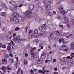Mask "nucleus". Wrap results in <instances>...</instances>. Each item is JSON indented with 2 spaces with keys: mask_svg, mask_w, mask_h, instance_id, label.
<instances>
[{
  "mask_svg": "<svg viewBox=\"0 0 74 74\" xmlns=\"http://www.w3.org/2000/svg\"><path fill=\"white\" fill-rule=\"evenodd\" d=\"M62 42L63 44H67V42L64 41V38H62Z\"/></svg>",
  "mask_w": 74,
  "mask_h": 74,
  "instance_id": "b1692460",
  "label": "nucleus"
},
{
  "mask_svg": "<svg viewBox=\"0 0 74 74\" xmlns=\"http://www.w3.org/2000/svg\"><path fill=\"white\" fill-rule=\"evenodd\" d=\"M15 20V18L14 17H10V21L11 22H13V21H14V20Z\"/></svg>",
  "mask_w": 74,
  "mask_h": 74,
  "instance_id": "f8f14e48",
  "label": "nucleus"
},
{
  "mask_svg": "<svg viewBox=\"0 0 74 74\" xmlns=\"http://www.w3.org/2000/svg\"><path fill=\"white\" fill-rule=\"evenodd\" d=\"M65 23H69V20L68 18H66V19H64Z\"/></svg>",
  "mask_w": 74,
  "mask_h": 74,
  "instance_id": "9b49d317",
  "label": "nucleus"
},
{
  "mask_svg": "<svg viewBox=\"0 0 74 74\" xmlns=\"http://www.w3.org/2000/svg\"><path fill=\"white\" fill-rule=\"evenodd\" d=\"M35 20L36 21H41V19H40V18H36Z\"/></svg>",
  "mask_w": 74,
  "mask_h": 74,
  "instance_id": "5701e85b",
  "label": "nucleus"
},
{
  "mask_svg": "<svg viewBox=\"0 0 74 74\" xmlns=\"http://www.w3.org/2000/svg\"><path fill=\"white\" fill-rule=\"evenodd\" d=\"M38 29L40 31L42 32H44L45 31V29H44L42 26H40L38 27Z\"/></svg>",
  "mask_w": 74,
  "mask_h": 74,
  "instance_id": "20e7f679",
  "label": "nucleus"
},
{
  "mask_svg": "<svg viewBox=\"0 0 74 74\" xmlns=\"http://www.w3.org/2000/svg\"><path fill=\"white\" fill-rule=\"evenodd\" d=\"M14 21L15 22H19V19L16 18H15V19L14 20Z\"/></svg>",
  "mask_w": 74,
  "mask_h": 74,
  "instance_id": "a211bd4d",
  "label": "nucleus"
},
{
  "mask_svg": "<svg viewBox=\"0 0 74 74\" xmlns=\"http://www.w3.org/2000/svg\"><path fill=\"white\" fill-rule=\"evenodd\" d=\"M12 11H15V9H14V8H12Z\"/></svg>",
  "mask_w": 74,
  "mask_h": 74,
  "instance_id": "e2e57ef3",
  "label": "nucleus"
},
{
  "mask_svg": "<svg viewBox=\"0 0 74 74\" xmlns=\"http://www.w3.org/2000/svg\"><path fill=\"white\" fill-rule=\"evenodd\" d=\"M6 68L8 70H12V68H10V66L9 65H8L6 66Z\"/></svg>",
  "mask_w": 74,
  "mask_h": 74,
  "instance_id": "2eb2a0df",
  "label": "nucleus"
},
{
  "mask_svg": "<svg viewBox=\"0 0 74 74\" xmlns=\"http://www.w3.org/2000/svg\"><path fill=\"white\" fill-rule=\"evenodd\" d=\"M9 3L10 4H12V1H10L9 2Z\"/></svg>",
  "mask_w": 74,
  "mask_h": 74,
  "instance_id": "09e8293b",
  "label": "nucleus"
},
{
  "mask_svg": "<svg viewBox=\"0 0 74 74\" xmlns=\"http://www.w3.org/2000/svg\"><path fill=\"white\" fill-rule=\"evenodd\" d=\"M39 47H41L40 49H43V44L42 43H40L39 44Z\"/></svg>",
  "mask_w": 74,
  "mask_h": 74,
  "instance_id": "dca6fc26",
  "label": "nucleus"
},
{
  "mask_svg": "<svg viewBox=\"0 0 74 74\" xmlns=\"http://www.w3.org/2000/svg\"><path fill=\"white\" fill-rule=\"evenodd\" d=\"M29 8L31 10L34 8V5L33 4H30L29 5Z\"/></svg>",
  "mask_w": 74,
  "mask_h": 74,
  "instance_id": "0eeeda50",
  "label": "nucleus"
},
{
  "mask_svg": "<svg viewBox=\"0 0 74 74\" xmlns=\"http://www.w3.org/2000/svg\"><path fill=\"white\" fill-rule=\"evenodd\" d=\"M56 44H54L53 45V47L56 48Z\"/></svg>",
  "mask_w": 74,
  "mask_h": 74,
  "instance_id": "8fccbe9b",
  "label": "nucleus"
},
{
  "mask_svg": "<svg viewBox=\"0 0 74 74\" xmlns=\"http://www.w3.org/2000/svg\"><path fill=\"white\" fill-rule=\"evenodd\" d=\"M59 26H60V27H61L62 28V27H63V25H59Z\"/></svg>",
  "mask_w": 74,
  "mask_h": 74,
  "instance_id": "052dcab7",
  "label": "nucleus"
},
{
  "mask_svg": "<svg viewBox=\"0 0 74 74\" xmlns=\"http://www.w3.org/2000/svg\"><path fill=\"white\" fill-rule=\"evenodd\" d=\"M2 30L3 31H4V32H5V31H6L7 29L5 27H3L2 29Z\"/></svg>",
  "mask_w": 74,
  "mask_h": 74,
  "instance_id": "c85d7f7f",
  "label": "nucleus"
},
{
  "mask_svg": "<svg viewBox=\"0 0 74 74\" xmlns=\"http://www.w3.org/2000/svg\"><path fill=\"white\" fill-rule=\"evenodd\" d=\"M42 26V27H43V28L45 29V30H46V28L45 27H47V25H46V24H43Z\"/></svg>",
  "mask_w": 74,
  "mask_h": 74,
  "instance_id": "393cba45",
  "label": "nucleus"
},
{
  "mask_svg": "<svg viewBox=\"0 0 74 74\" xmlns=\"http://www.w3.org/2000/svg\"><path fill=\"white\" fill-rule=\"evenodd\" d=\"M53 62H56V59H54L53 60Z\"/></svg>",
  "mask_w": 74,
  "mask_h": 74,
  "instance_id": "774afa93",
  "label": "nucleus"
},
{
  "mask_svg": "<svg viewBox=\"0 0 74 74\" xmlns=\"http://www.w3.org/2000/svg\"><path fill=\"white\" fill-rule=\"evenodd\" d=\"M24 14L27 17H30L33 15V12L30 10H28L25 12Z\"/></svg>",
  "mask_w": 74,
  "mask_h": 74,
  "instance_id": "f257e3e1",
  "label": "nucleus"
},
{
  "mask_svg": "<svg viewBox=\"0 0 74 74\" xmlns=\"http://www.w3.org/2000/svg\"><path fill=\"white\" fill-rule=\"evenodd\" d=\"M6 69V68L5 67V66H2L1 68V69L2 70H5Z\"/></svg>",
  "mask_w": 74,
  "mask_h": 74,
  "instance_id": "7c9ffc66",
  "label": "nucleus"
},
{
  "mask_svg": "<svg viewBox=\"0 0 74 74\" xmlns=\"http://www.w3.org/2000/svg\"><path fill=\"white\" fill-rule=\"evenodd\" d=\"M55 33L57 36H59V35H60V33L58 31H56V32H55Z\"/></svg>",
  "mask_w": 74,
  "mask_h": 74,
  "instance_id": "9d476101",
  "label": "nucleus"
},
{
  "mask_svg": "<svg viewBox=\"0 0 74 74\" xmlns=\"http://www.w3.org/2000/svg\"><path fill=\"white\" fill-rule=\"evenodd\" d=\"M71 25L74 24V19H72L71 20Z\"/></svg>",
  "mask_w": 74,
  "mask_h": 74,
  "instance_id": "aec40b11",
  "label": "nucleus"
},
{
  "mask_svg": "<svg viewBox=\"0 0 74 74\" xmlns=\"http://www.w3.org/2000/svg\"><path fill=\"white\" fill-rule=\"evenodd\" d=\"M46 14L49 16H52L53 14L52 13L49 11H47Z\"/></svg>",
  "mask_w": 74,
  "mask_h": 74,
  "instance_id": "6e6552de",
  "label": "nucleus"
},
{
  "mask_svg": "<svg viewBox=\"0 0 74 74\" xmlns=\"http://www.w3.org/2000/svg\"><path fill=\"white\" fill-rule=\"evenodd\" d=\"M1 16H4L5 15V12H2L1 14Z\"/></svg>",
  "mask_w": 74,
  "mask_h": 74,
  "instance_id": "412c9836",
  "label": "nucleus"
},
{
  "mask_svg": "<svg viewBox=\"0 0 74 74\" xmlns=\"http://www.w3.org/2000/svg\"><path fill=\"white\" fill-rule=\"evenodd\" d=\"M42 69L43 70V71L45 73H47V72H49V71H48V70H47V71L45 70V69H44V68H43Z\"/></svg>",
  "mask_w": 74,
  "mask_h": 74,
  "instance_id": "4be33fe9",
  "label": "nucleus"
},
{
  "mask_svg": "<svg viewBox=\"0 0 74 74\" xmlns=\"http://www.w3.org/2000/svg\"><path fill=\"white\" fill-rule=\"evenodd\" d=\"M2 7L3 8H5L6 7V5L5 4H2Z\"/></svg>",
  "mask_w": 74,
  "mask_h": 74,
  "instance_id": "4c0bfd02",
  "label": "nucleus"
},
{
  "mask_svg": "<svg viewBox=\"0 0 74 74\" xmlns=\"http://www.w3.org/2000/svg\"><path fill=\"white\" fill-rule=\"evenodd\" d=\"M2 48H5V46L3 45L2 46Z\"/></svg>",
  "mask_w": 74,
  "mask_h": 74,
  "instance_id": "0e129e2a",
  "label": "nucleus"
},
{
  "mask_svg": "<svg viewBox=\"0 0 74 74\" xmlns=\"http://www.w3.org/2000/svg\"><path fill=\"white\" fill-rule=\"evenodd\" d=\"M38 72L39 73H42L43 71H42L41 70H38Z\"/></svg>",
  "mask_w": 74,
  "mask_h": 74,
  "instance_id": "473e14b6",
  "label": "nucleus"
},
{
  "mask_svg": "<svg viewBox=\"0 0 74 74\" xmlns=\"http://www.w3.org/2000/svg\"><path fill=\"white\" fill-rule=\"evenodd\" d=\"M74 53H71V56H74Z\"/></svg>",
  "mask_w": 74,
  "mask_h": 74,
  "instance_id": "69168bd1",
  "label": "nucleus"
},
{
  "mask_svg": "<svg viewBox=\"0 0 74 74\" xmlns=\"http://www.w3.org/2000/svg\"><path fill=\"white\" fill-rule=\"evenodd\" d=\"M43 3H44L45 5H46L47 4V1H43Z\"/></svg>",
  "mask_w": 74,
  "mask_h": 74,
  "instance_id": "79ce46f5",
  "label": "nucleus"
},
{
  "mask_svg": "<svg viewBox=\"0 0 74 74\" xmlns=\"http://www.w3.org/2000/svg\"><path fill=\"white\" fill-rule=\"evenodd\" d=\"M36 62L37 64H40V60H36Z\"/></svg>",
  "mask_w": 74,
  "mask_h": 74,
  "instance_id": "4468645a",
  "label": "nucleus"
},
{
  "mask_svg": "<svg viewBox=\"0 0 74 74\" xmlns=\"http://www.w3.org/2000/svg\"><path fill=\"white\" fill-rule=\"evenodd\" d=\"M46 57V54L45 52H43L42 54L40 56L41 59H44Z\"/></svg>",
  "mask_w": 74,
  "mask_h": 74,
  "instance_id": "7ed1b4c3",
  "label": "nucleus"
},
{
  "mask_svg": "<svg viewBox=\"0 0 74 74\" xmlns=\"http://www.w3.org/2000/svg\"><path fill=\"white\" fill-rule=\"evenodd\" d=\"M21 74H23V70H21Z\"/></svg>",
  "mask_w": 74,
  "mask_h": 74,
  "instance_id": "a18cd8bd",
  "label": "nucleus"
},
{
  "mask_svg": "<svg viewBox=\"0 0 74 74\" xmlns=\"http://www.w3.org/2000/svg\"><path fill=\"white\" fill-rule=\"evenodd\" d=\"M47 8H48V9H50L51 8V5H46Z\"/></svg>",
  "mask_w": 74,
  "mask_h": 74,
  "instance_id": "a878e982",
  "label": "nucleus"
},
{
  "mask_svg": "<svg viewBox=\"0 0 74 74\" xmlns=\"http://www.w3.org/2000/svg\"><path fill=\"white\" fill-rule=\"evenodd\" d=\"M25 57H27V56H28V55L27 54L25 53Z\"/></svg>",
  "mask_w": 74,
  "mask_h": 74,
  "instance_id": "13d9d810",
  "label": "nucleus"
},
{
  "mask_svg": "<svg viewBox=\"0 0 74 74\" xmlns=\"http://www.w3.org/2000/svg\"><path fill=\"white\" fill-rule=\"evenodd\" d=\"M67 47V46L66 45H62V48H65Z\"/></svg>",
  "mask_w": 74,
  "mask_h": 74,
  "instance_id": "ea45409f",
  "label": "nucleus"
},
{
  "mask_svg": "<svg viewBox=\"0 0 74 74\" xmlns=\"http://www.w3.org/2000/svg\"><path fill=\"white\" fill-rule=\"evenodd\" d=\"M48 48H49V49H51V46H48Z\"/></svg>",
  "mask_w": 74,
  "mask_h": 74,
  "instance_id": "3c124183",
  "label": "nucleus"
},
{
  "mask_svg": "<svg viewBox=\"0 0 74 74\" xmlns=\"http://www.w3.org/2000/svg\"><path fill=\"white\" fill-rule=\"evenodd\" d=\"M67 26L69 28H70V25H67Z\"/></svg>",
  "mask_w": 74,
  "mask_h": 74,
  "instance_id": "6e6d98bb",
  "label": "nucleus"
},
{
  "mask_svg": "<svg viewBox=\"0 0 74 74\" xmlns=\"http://www.w3.org/2000/svg\"><path fill=\"white\" fill-rule=\"evenodd\" d=\"M20 70H21L20 69H18V71L17 72V74H19L20 72Z\"/></svg>",
  "mask_w": 74,
  "mask_h": 74,
  "instance_id": "e433bc0d",
  "label": "nucleus"
},
{
  "mask_svg": "<svg viewBox=\"0 0 74 74\" xmlns=\"http://www.w3.org/2000/svg\"><path fill=\"white\" fill-rule=\"evenodd\" d=\"M30 73L32 74H34V72H33V70L32 69L30 70Z\"/></svg>",
  "mask_w": 74,
  "mask_h": 74,
  "instance_id": "f704fd0d",
  "label": "nucleus"
},
{
  "mask_svg": "<svg viewBox=\"0 0 74 74\" xmlns=\"http://www.w3.org/2000/svg\"><path fill=\"white\" fill-rule=\"evenodd\" d=\"M8 44L9 47H10L11 45V43L10 42Z\"/></svg>",
  "mask_w": 74,
  "mask_h": 74,
  "instance_id": "49530a36",
  "label": "nucleus"
},
{
  "mask_svg": "<svg viewBox=\"0 0 74 74\" xmlns=\"http://www.w3.org/2000/svg\"><path fill=\"white\" fill-rule=\"evenodd\" d=\"M54 74H58V72H54Z\"/></svg>",
  "mask_w": 74,
  "mask_h": 74,
  "instance_id": "338daca9",
  "label": "nucleus"
},
{
  "mask_svg": "<svg viewBox=\"0 0 74 74\" xmlns=\"http://www.w3.org/2000/svg\"><path fill=\"white\" fill-rule=\"evenodd\" d=\"M32 30L31 29H30V31H29V32L28 33V34H30V33H32Z\"/></svg>",
  "mask_w": 74,
  "mask_h": 74,
  "instance_id": "4d7b16f0",
  "label": "nucleus"
},
{
  "mask_svg": "<svg viewBox=\"0 0 74 74\" xmlns=\"http://www.w3.org/2000/svg\"><path fill=\"white\" fill-rule=\"evenodd\" d=\"M18 5L16 4H14V8H15V7H16L18 6Z\"/></svg>",
  "mask_w": 74,
  "mask_h": 74,
  "instance_id": "a19ab883",
  "label": "nucleus"
},
{
  "mask_svg": "<svg viewBox=\"0 0 74 74\" xmlns=\"http://www.w3.org/2000/svg\"><path fill=\"white\" fill-rule=\"evenodd\" d=\"M62 39H63V38H62L61 39H60L59 40V43H60V42H62Z\"/></svg>",
  "mask_w": 74,
  "mask_h": 74,
  "instance_id": "37998d69",
  "label": "nucleus"
},
{
  "mask_svg": "<svg viewBox=\"0 0 74 74\" xmlns=\"http://www.w3.org/2000/svg\"><path fill=\"white\" fill-rule=\"evenodd\" d=\"M35 40L36 41L37 43L39 41V40H37V39Z\"/></svg>",
  "mask_w": 74,
  "mask_h": 74,
  "instance_id": "680f3d73",
  "label": "nucleus"
},
{
  "mask_svg": "<svg viewBox=\"0 0 74 74\" xmlns=\"http://www.w3.org/2000/svg\"><path fill=\"white\" fill-rule=\"evenodd\" d=\"M28 38H29V39H31V38H32V36L31 35L29 36L28 37Z\"/></svg>",
  "mask_w": 74,
  "mask_h": 74,
  "instance_id": "c03bdc74",
  "label": "nucleus"
},
{
  "mask_svg": "<svg viewBox=\"0 0 74 74\" xmlns=\"http://www.w3.org/2000/svg\"><path fill=\"white\" fill-rule=\"evenodd\" d=\"M12 15L13 16V17L14 18H18V17H19V14L16 13H12Z\"/></svg>",
  "mask_w": 74,
  "mask_h": 74,
  "instance_id": "39448f33",
  "label": "nucleus"
},
{
  "mask_svg": "<svg viewBox=\"0 0 74 74\" xmlns=\"http://www.w3.org/2000/svg\"><path fill=\"white\" fill-rule=\"evenodd\" d=\"M48 3L50 4H51L52 3V0H50L48 1Z\"/></svg>",
  "mask_w": 74,
  "mask_h": 74,
  "instance_id": "58836bf2",
  "label": "nucleus"
},
{
  "mask_svg": "<svg viewBox=\"0 0 74 74\" xmlns=\"http://www.w3.org/2000/svg\"><path fill=\"white\" fill-rule=\"evenodd\" d=\"M24 63L25 65H26L27 63V61L26 60H24Z\"/></svg>",
  "mask_w": 74,
  "mask_h": 74,
  "instance_id": "cd10ccee",
  "label": "nucleus"
},
{
  "mask_svg": "<svg viewBox=\"0 0 74 74\" xmlns=\"http://www.w3.org/2000/svg\"><path fill=\"white\" fill-rule=\"evenodd\" d=\"M7 49L8 51H10V50H11V48L10 46H8L7 47Z\"/></svg>",
  "mask_w": 74,
  "mask_h": 74,
  "instance_id": "2f4dec72",
  "label": "nucleus"
},
{
  "mask_svg": "<svg viewBox=\"0 0 74 74\" xmlns=\"http://www.w3.org/2000/svg\"><path fill=\"white\" fill-rule=\"evenodd\" d=\"M34 33L36 34H38V31L37 29H35L34 30Z\"/></svg>",
  "mask_w": 74,
  "mask_h": 74,
  "instance_id": "f3484780",
  "label": "nucleus"
},
{
  "mask_svg": "<svg viewBox=\"0 0 74 74\" xmlns=\"http://www.w3.org/2000/svg\"><path fill=\"white\" fill-rule=\"evenodd\" d=\"M23 6V5H22V4H20V5H19V7L21 8V7H22Z\"/></svg>",
  "mask_w": 74,
  "mask_h": 74,
  "instance_id": "603ef678",
  "label": "nucleus"
},
{
  "mask_svg": "<svg viewBox=\"0 0 74 74\" xmlns=\"http://www.w3.org/2000/svg\"><path fill=\"white\" fill-rule=\"evenodd\" d=\"M18 64H19V63L17 62V63L15 64V66H17V65H18Z\"/></svg>",
  "mask_w": 74,
  "mask_h": 74,
  "instance_id": "864d4df0",
  "label": "nucleus"
},
{
  "mask_svg": "<svg viewBox=\"0 0 74 74\" xmlns=\"http://www.w3.org/2000/svg\"><path fill=\"white\" fill-rule=\"evenodd\" d=\"M10 56H11V57H13V55H12V53H10V54H9Z\"/></svg>",
  "mask_w": 74,
  "mask_h": 74,
  "instance_id": "de8ad7c7",
  "label": "nucleus"
},
{
  "mask_svg": "<svg viewBox=\"0 0 74 74\" xmlns=\"http://www.w3.org/2000/svg\"><path fill=\"white\" fill-rule=\"evenodd\" d=\"M59 11L61 12L62 15H64L65 14V11L64 9H63V8L62 6H60L59 8Z\"/></svg>",
  "mask_w": 74,
  "mask_h": 74,
  "instance_id": "f03ea898",
  "label": "nucleus"
},
{
  "mask_svg": "<svg viewBox=\"0 0 74 74\" xmlns=\"http://www.w3.org/2000/svg\"><path fill=\"white\" fill-rule=\"evenodd\" d=\"M20 29V28H19L18 27H17L15 28V31H18V30H19Z\"/></svg>",
  "mask_w": 74,
  "mask_h": 74,
  "instance_id": "c756f323",
  "label": "nucleus"
},
{
  "mask_svg": "<svg viewBox=\"0 0 74 74\" xmlns=\"http://www.w3.org/2000/svg\"><path fill=\"white\" fill-rule=\"evenodd\" d=\"M54 70H55V71H57V70H58V69H57V68H54Z\"/></svg>",
  "mask_w": 74,
  "mask_h": 74,
  "instance_id": "5fc2aeb1",
  "label": "nucleus"
},
{
  "mask_svg": "<svg viewBox=\"0 0 74 74\" xmlns=\"http://www.w3.org/2000/svg\"><path fill=\"white\" fill-rule=\"evenodd\" d=\"M71 49L72 50H73V49H74V42H72L71 44Z\"/></svg>",
  "mask_w": 74,
  "mask_h": 74,
  "instance_id": "1a4fd4ad",
  "label": "nucleus"
},
{
  "mask_svg": "<svg viewBox=\"0 0 74 74\" xmlns=\"http://www.w3.org/2000/svg\"><path fill=\"white\" fill-rule=\"evenodd\" d=\"M2 60V62H5V63L6 64V63H7V59H3Z\"/></svg>",
  "mask_w": 74,
  "mask_h": 74,
  "instance_id": "6ab92c4d",
  "label": "nucleus"
},
{
  "mask_svg": "<svg viewBox=\"0 0 74 74\" xmlns=\"http://www.w3.org/2000/svg\"><path fill=\"white\" fill-rule=\"evenodd\" d=\"M16 39H17V40H18V42H21V41H24L25 40V39H20V37L19 36H17V37H16Z\"/></svg>",
  "mask_w": 74,
  "mask_h": 74,
  "instance_id": "423d86ee",
  "label": "nucleus"
},
{
  "mask_svg": "<svg viewBox=\"0 0 74 74\" xmlns=\"http://www.w3.org/2000/svg\"><path fill=\"white\" fill-rule=\"evenodd\" d=\"M34 52L31 51V57L32 58H33L34 57V54L33 53Z\"/></svg>",
  "mask_w": 74,
  "mask_h": 74,
  "instance_id": "ddd939ff",
  "label": "nucleus"
},
{
  "mask_svg": "<svg viewBox=\"0 0 74 74\" xmlns=\"http://www.w3.org/2000/svg\"><path fill=\"white\" fill-rule=\"evenodd\" d=\"M18 6H17L14 8L15 9V10H17V9H18Z\"/></svg>",
  "mask_w": 74,
  "mask_h": 74,
  "instance_id": "bf43d9fd",
  "label": "nucleus"
},
{
  "mask_svg": "<svg viewBox=\"0 0 74 74\" xmlns=\"http://www.w3.org/2000/svg\"><path fill=\"white\" fill-rule=\"evenodd\" d=\"M13 33H14V32H13V31L12 30L8 32L9 34H13Z\"/></svg>",
  "mask_w": 74,
  "mask_h": 74,
  "instance_id": "bb28decb",
  "label": "nucleus"
},
{
  "mask_svg": "<svg viewBox=\"0 0 74 74\" xmlns=\"http://www.w3.org/2000/svg\"><path fill=\"white\" fill-rule=\"evenodd\" d=\"M13 40L14 41H16L17 40V39L16 38H15L14 37L13 38Z\"/></svg>",
  "mask_w": 74,
  "mask_h": 74,
  "instance_id": "c9c22d12",
  "label": "nucleus"
},
{
  "mask_svg": "<svg viewBox=\"0 0 74 74\" xmlns=\"http://www.w3.org/2000/svg\"><path fill=\"white\" fill-rule=\"evenodd\" d=\"M36 49V47H33L31 51H32V52H34V50Z\"/></svg>",
  "mask_w": 74,
  "mask_h": 74,
  "instance_id": "72a5a7b5",
  "label": "nucleus"
}]
</instances>
